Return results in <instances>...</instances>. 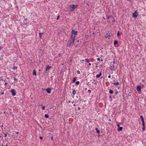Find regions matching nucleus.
Here are the masks:
<instances>
[{"label":"nucleus","mask_w":146,"mask_h":146,"mask_svg":"<svg viewBox=\"0 0 146 146\" xmlns=\"http://www.w3.org/2000/svg\"><path fill=\"white\" fill-rule=\"evenodd\" d=\"M77 31H76L73 30L71 32V35L70 39L69 40L68 42L67 46L70 47L73 45L74 44L75 38L77 35Z\"/></svg>","instance_id":"f257e3e1"},{"label":"nucleus","mask_w":146,"mask_h":146,"mask_svg":"<svg viewBox=\"0 0 146 146\" xmlns=\"http://www.w3.org/2000/svg\"><path fill=\"white\" fill-rule=\"evenodd\" d=\"M77 6V5L73 4L70 5L69 7L70 9V11H73L76 8Z\"/></svg>","instance_id":"f03ea898"},{"label":"nucleus","mask_w":146,"mask_h":146,"mask_svg":"<svg viewBox=\"0 0 146 146\" xmlns=\"http://www.w3.org/2000/svg\"><path fill=\"white\" fill-rule=\"evenodd\" d=\"M137 11L136 10L133 13V17L137 18Z\"/></svg>","instance_id":"7ed1b4c3"},{"label":"nucleus","mask_w":146,"mask_h":146,"mask_svg":"<svg viewBox=\"0 0 146 146\" xmlns=\"http://www.w3.org/2000/svg\"><path fill=\"white\" fill-rule=\"evenodd\" d=\"M11 92L12 93V95L13 96H15L16 94V92L15 91V90L14 89H12L11 90Z\"/></svg>","instance_id":"20e7f679"},{"label":"nucleus","mask_w":146,"mask_h":146,"mask_svg":"<svg viewBox=\"0 0 146 146\" xmlns=\"http://www.w3.org/2000/svg\"><path fill=\"white\" fill-rule=\"evenodd\" d=\"M110 69L111 70L114 71L115 70V68L114 66L113 65H111L110 66Z\"/></svg>","instance_id":"39448f33"},{"label":"nucleus","mask_w":146,"mask_h":146,"mask_svg":"<svg viewBox=\"0 0 146 146\" xmlns=\"http://www.w3.org/2000/svg\"><path fill=\"white\" fill-rule=\"evenodd\" d=\"M141 87L140 86H138L137 87V90L138 92H140L141 90Z\"/></svg>","instance_id":"423d86ee"},{"label":"nucleus","mask_w":146,"mask_h":146,"mask_svg":"<svg viewBox=\"0 0 146 146\" xmlns=\"http://www.w3.org/2000/svg\"><path fill=\"white\" fill-rule=\"evenodd\" d=\"M105 36L106 38H108V39H109L110 38L109 37L110 36V35L109 34L107 33L105 35Z\"/></svg>","instance_id":"0eeeda50"},{"label":"nucleus","mask_w":146,"mask_h":146,"mask_svg":"<svg viewBox=\"0 0 146 146\" xmlns=\"http://www.w3.org/2000/svg\"><path fill=\"white\" fill-rule=\"evenodd\" d=\"M46 91L48 93H50L51 91V90L50 88H48L46 89Z\"/></svg>","instance_id":"6e6552de"},{"label":"nucleus","mask_w":146,"mask_h":146,"mask_svg":"<svg viewBox=\"0 0 146 146\" xmlns=\"http://www.w3.org/2000/svg\"><path fill=\"white\" fill-rule=\"evenodd\" d=\"M102 72L101 71L100 72V74H97V75H96V77L97 78H99L100 77V76L101 75H102V73H101Z\"/></svg>","instance_id":"1a4fd4ad"},{"label":"nucleus","mask_w":146,"mask_h":146,"mask_svg":"<svg viewBox=\"0 0 146 146\" xmlns=\"http://www.w3.org/2000/svg\"><path fill=\"white\" fill-rule=\"evenodd\" d=\"M123 127H120L117 130L118 131H121Z\"/></svg>","instance_id":"9d476101"},{"label":"nucleus","mask_w":146,"mask_h":146,"mask_svg":"<svg viewBox=\"0 0 146 146\" xmlns=\"http://www.w3.org/2000/svg\"><path fill=\"white\" fill-rule=\"evenodd\" d=\"M113 84L115 86H117V85H119V83L118 82H117L116 83L114 82V83H113Z\"/></svg>","instance_id":"9b49d317"},{"label":"nucleus","mask_w":146,"mask_h":146,"mask_svg":"<svg viewBox=\"0 0 146 146\" xmlns=\"http://www.w3.org/2000/svg\"><path fill=\"white\" fill-rule=\"evenodd\" d=\"M51 68V66H47L46 71H47V70Z\"/></svg>","instance_id":"f8f14e48"},{"label":"nucleus","mask_w":146,"mask_h":146,"mask_svg":"<svg viewBox=\"0 0 146 146\" xmlns=\"http://www.w3.org/2000/svg\"><path fill=\"white\" fill-rule=\"evenodd\" d=\"M99 33V31H96L95 32H94L92 33L93 35H95V34H97V33Z\"/></svg>","instance_id":"ddd939ff"},{"label":"nucleus","mask_w":146,"mask_h":146,"mask_svg":"<svg viewBox=\"0 0 146 146\" xmlns=\"http://www.w3.org/2000/svg\"><path fill=\"white\" fill-rule=\"evenodd\" d=\"M33 75H35V76H36V71H35V70H33Z\"/></svg>","instance_id":"4468645a"},{"label":"nucleus","mask_w":146,"mask_h":146,"mask_svg":"<svg viewBox=\"0 0 146 146\" xmlns=\"http://www.w3.org/2000/svg\"><path fill=\"white\" fill-rule=\"evenodd\" d=\"M76 91L74 90H73V91H72L73 94V95H74L76 94Z\"/></svg>","instance_id":"2eb2a0df"},{"label":"nucleus","mask_w":146,"mask_h":146,"mask_svg":"<svg viewBox=\"0 0 146 146\" xmlns=\"http://www.w3.org/2000/svg\"><path fill=\"white\" fill-rule=\"evenodd\" d=\"M45 117L46 118H48L49 117V115L48 114H45L44 115Z\"/></svg>","instance_id":"dca6fc26"},{"label":"nucleus","mask_w":146,"mask_h":146,"mask_svg":"<svg viewBox=\"0 0 146 146\" xmlns=\"http://www.w3.org/2000/svg\"><path fill=\"white\" fill-rule=\"evenodd\" d=\"M96 130L97 132L98 133H99L100 132V131L97 128H96Z\"/></svg>","instance_id":"f3484780"},{"label":"nucleus","mask_w":146,"mask_h":146,"mask_svg":"<svg viewBox=\"0 0 146 146\" xmlns=\"http://www.w3.org/2000/svg\"><path fill=\"white\" fill-rule=\"evenodd\" d=\"M42 34H43L42 33H39V36H40V39H41L42 38L41 36H42Z\"/></svg>","instance_id":"a211bd4d"},{"label":"nucleus","mask_w":146,"mask_h":146,"mask_svg":"<svg viewBox=\"0 0 146 146\" xmlns=\"http://www.w3.org/2000/svg\"><path fill=\"white\" fill-rule=\"evenodd\" d=\"M118 42L117 40H115L114 41V44H117Z\"/></svg>","instance_id":"6ab92c4d"},{"label":"nucleus","mask_w":146,"mask_h":146,"mask_svg":"<svg viewBox=\"0 0 146 146\" xmlns=\"http://www.w3.org/2000/svg\"><path fill=\"white\" fill-rule=\"evenodd\" d=\"M142 125H143V127H145V123H144V121H142Z\"/></svg>","instance_id":"aec40b11"},{"label":"nucleus","mask_w":146,"mask_h":146,"mask_svg":"<svg viewBox=\"0 0 146 146\" xmlns=\"http://www.w3.org/2000/svg\"><path fill=\"white\" fill-rule=\"evenodd\" d=\"M141 117L142 121H144V118H143L142 115H141Z\"/></svg>","instance_id":"412c9836"},{"label":"nucleus","mask_w":146,"mask_h":146,"mask_svg":"<svg viewBox=\"0 0 146 146\" xmlns=\"http://www.w3.org/2000/svg\"><path fill=\"white\" fill-rule=\"evenodd\" d=\"M85 61L87 63H89V61L88 59H86L85 60Z\"/></svg>","instance_id":"4be33fe9"},{"label":"nucleus","mask_w":146,"mask_h":146,"mask_svg":"<svg viewBox=\"0 0 146 146\" xmlns=\"http://www.w3.org/2000/svg\"><path fill=\"white\" fill-rule=\"evenodd\" d=\"M109 92L111 94H112L113 93V91L112 90H110V91Z\"/></svg>","instance_id":"5701e85b"},{"label":"nucleus","mask_w":146,"mask_h":146,"mask_svg":"<svg viewBox=\"0 0 146 146\" xmlns=\"http://www.w3.org/2000/svg\"><path fill=\"white\" fill-rule=\"evenodd\" d=\"M76 80V79L75 78H74L73 80L72 81H73V82H75Z\"/></svg>","instance_id":"b1692460"},{"label":"nucleus","mask_w":146,"mask_h":146,"mask_svg":"<svg viewBox=\"0 0 146 146\" xmlns=\"http://www.w3.org/2000/svg\"><path fill=\"white\" fill-rule=\"evenodd\" d=\"M80 83V82L79 81H77L76 82V84L77 85H78Z\"/></svg>","instance_id":"393cba45"},{"label":"nucleus","mask_w":146,"mask_h":146,"mask_svg":"<svg viewBox=\"0 0 146 146\" xmlns=\"http://www.w3.org/2000/svg\"><path fill=\"white\" fill-rule=\"evenodd\" d=\"M45 106H43L42 107V109L43 110H44L45 109Z\"/></svg>","instance_id":"a878e982"},{"label":"nucleus","mask_w":146,"mask_h":146,"mask_svg":"<svg viewBox=\"0 0 146 146\" xmlns=\"http://www.w3.org/2000/svg\"><path fill=\"white\" fill-rule=\"evenodd\" d=\"M142 129H143V131H144L145 130V127H143V128Z\"/></svg>","instance_id":"bb28decb"},{"label":"nucleus","mask_w":146,"mask_h":146,"mask_svg":"<svg viewBox=\"0 0 146 146\" xmlns=\"http://www.w3.org/2000/svg\"><path fill=\"white\" fill-rule=\"evenodd\" d=\"M119 31H118V33H117V36H119Z\"/></svg>","instance_id":"cd10ccee"},{"label":"nucleus","mask_w":146,"mask_h":146,"mask_svg":"<svg viewBox=\"0 0 146 146\" xmlns=\"http://www.w3.org/2000/svg\"><path fill=\"white\" fill-rule=\"evenodd\" d=\"M59 17H60V16L59 15H58L57 16V20H58V19L59 18Z\"/></svg>","instance_id":"c85d7f7f"},{"label":"nucleus","mask_w":146,"mask_h":146,"mask_svg":"<svg viewBox=\"0 0 146 146\" xmlns=\"http://www.w3.org/2000/svg\"><path fill=\"white\" fill-rule=\"evenodd\" d=\"M77 73L78 74H80V71H79V70H77Z\"/></svg>","instance_id":"c756f323"},{"label":"nucleus","mask_w":146,"mask_h":146,"mask_svg":"<svg viewBox=\"0 0 146 146\" xmlns=\"http://www.w3.org/2000/svg\"><path fill=\"white\" fill-rule=\"evenodd\" d=\"M2 135V134L1 133H0V137H1Z\"/></svg>","instance_id":"7c9ffc66"},{"label":"nucleus","mask_w":146,"mask_h":146,"mask_svg":"<svg viewBox=\"0 0 146 146\" xmlns=\"http://www.w3.org/2000/svg\"><path fill=\"white\" fill-rule=\"evenodd\" d=\"M118 92L117 91H115V95L117 94L118 93Z\"/></svg>","instance_id":"2f4dec72"},{"label":"nucleus","mask_w":146,"mask_h":146,"mask_svg":"<svg viewBox=\"0 0 146 146\" xmlns=\"http://www.w3.org/2000/svg\"><path fill=\"white\" fill-rule=\"evenodd\" d=\"M112 17V16H109L108 17V19H109V18H111Z\"/></svg>","instance_id":"473e14b6"},{"label":"nucleus","mask_w":146,"mask_h":146,"mask_svg":"<svg viewBox=\"0 0 146 146\" xmlns=\"http://www.w3.org/2000/svg\"><path fill=\"white\" fill-rule=\"evenodd\" d=\"M97 60H98V61H100V58H97Z\"/></svg>","instance_id":"72a5a7b5"},{"label":"nucleus","mask_w":146,"mask_h":146,"mask_svg":"<svg viewBox=\"0 0 146 146\" xmlns=\"http://www.w3.org/2000/svg\"><path fill=\"white\" fill-rule=\"evenodd\" d=\"M111 77V75H109L108 76V77L109 78H110Z\"/></svg>","instance_id":"f704fd0d"},{"label":"nucleus","mask_w":146,"mask_h":146,"mask_svg":"<svg viewBox=\"0 0 146 146\" xmlns=\"http://www.w3.org/2000/svg\"><path fill=\"white\" fill-rule=\"evenodd\" d=\"M16 68H17V67H16L15 66H14L13 67V69H16Z\"/></svg>","instance_id":"c9c22d12"},{"label":"nucleus","mask_w":146,"mask_h":146,"mask_svg":"<svg viewBox=\"0 0 146 146\" xmlns=\"http://www.w3.org/2000/svg\"><path fill=\"white\" fill-rule=\"evenodd\" d=\"M88 92L89 93L91 92V90H88Z\"/></svg>","instance_id":"e433bc0d"},{"label":"nucleus","mask_w":146,"mask_h":146,"mask_svg":"<svg viewBox=\"0 0 146 146\" xmlns=\"http://www.w3.org/2000/svg\"><path fill=\"white\" fill-rule=\"evenodd\" d=\"M5 137H6L7 136V134H5Z\"/></svg>","instance_id":"4c0bfd02"},{"label":"nucleus","mask_w":146,"mask_h":146,"mask_svg":"<svg viewBox=\"0 0 146 146\" xmlns=\"http://www.w3.org/2000/svg\"><path fill=\"white\" fill-rule=\"evenodd\" d=\"M40 139H42V138H43V137H40Z\"/></svg>","instance_id":"58836bf2"},{"label":"nucleus","mask_w":146,"mask_h":146,"mask_svg":"<svg viewBox=\"0 0 146 146\" xmlns=\"http://www.w3.org/2000/svg\"><path fill=\"white\" fill-rule=\"evenodd\" d=\"M142 80V82H143L144 83H145V81H144V80Z\"/></svg>","instance_id":"ea45409f"},{"label":"nucleus","mask_w":146,"mask_h":146,"mask_svg":"<svg viewBox=\"0 0 146 146\" xmlns=\"http://www.w3.org/2000/svg\"><path fill=\"white\" fill-rule=\"evenodd\" d=\"M84 60H81V62H84Z\"/></svg>","instance_id":"a19ab883"},{"label":"nucleus","mask_w":146,"mask_h":146,"mask_svg":"<svg viewBox=\"0 0 146 146\" xmlns=\"http://www.w3.org/2000/svg\"><path fill=\"white\" fill-rule=\"evenodd\" d=\"M14 80H17V79L16 78H14Z\"/></svg>","instance_id":"79ce46f5"},{"label":"nucleus","mask_w":146,"mask_h":146,"mask_svg":"<svg viewBox=\"0 0 146 146\" xmlns=\"http://www.w3.org/2000/svg\"><path fill=\"white\" fill-rule=\"evenodd\" d=\"M74 101H72V104H73V103H74Z\"/></svg>","instance_id":"37998d69"},{"label":"nucleus","mask_w":146,"mask_h":146,"mask_svg":"<svg viewBox=\"0 0 146 146\" xmlns=\"http://www.w3.org/2000/svg\"><path fill=\"white\" fill-rule=\"evenodd\" d=\"M53 136H52V137H51V139L52 140H53Z\"/></svg>","instance_id":"c03bdc74"},{"label":"nucleus","mask_w":146,"mask_h":146,"mask_svg":"<svg viewBox=\"0 0 146 146\" xmlns=\"http://www.w3.org/2000/svg\"><path fill=\"white\" fill-rule=\"evenodd\" d=\"M113 64H116V62H115L114 61L113 62Z\"/></svg>","instance_id":"a18cd8bd"},{"label":"nucleus","mask_w":146,"mask_h":146,"mask_svg":"<svg viewBox=\"0 0 146 146\" xmlns=\"http://www.w3.org/2000/svg\"><path fill=\"white\" fill-rule=\"evenodd\" d=\"M117 126H118V127H119L120 126H119V124H117Z\"/></svg>","instance_id":"49530a36"},{"label":"nucleus","mask_w":146,"mask_h":146,"mask_svg":"<svg viewBox=\"0 0 146 146\" xmlns=\"http://www.w3.org/2000/svg\"><path fill=\"white\" fill-rule=\"evenodd\" d=\"M89 66H91V64L90 63H89Z\"/></svg>","instance_id":"de8ad7c7"},{"label":"nucleus","mask_w":146,"mask_h":146,"mask_svg":"<svg viewBox=\"0 0 146 146\" xmlns=\"http://www.w3.org/2000/svg\"><path fill=\"white\" fill-rule=\"evenodd\" d=\"M4 92H2L1 93V94H2V95H3V94H4Z\"/></svg>","instance_id":"09e8293b"},{"label":"nucleus","mask_w":146,"mask_h":146,"mask_svg":"<svg viewBox=\"0 0 146 146\" xmlns=\"http://www.w3.org/2000/svg\"><path fill=\"white\" fill-rule=\"evenodd\" d=\"M85 38H86L87 37V35H85Z\"/></svg>","instance_id":"8fccbe9b"},{"label":"nucleus","mask_w":146,"mask_h":146,"mask_svg":"<svg viewBox=\"0 0 146 146\" xmlns=\"http://www.w3.org/2000/svg\"><path fill=\"white\" fill-rule=\"evenodd\" d=\"M19 133V132H16V133H17V134H18Z\"/></svg>","instance_id":"3c124183"},{"label":"nucleus","mask_w":146,"mask_h":146,"mask_svg":"<svg viewBox=\"0 0 146 146\" xmlns=\"http://www.w3.org/2000/svg\"><path fill=\"white\" fill-rule=\"evenodd\" d=\"M78 110H80V107H78Z\"/></svg>","instance_id":"603ef678"},{"label":"nucleus","mask_w":146,"mask_h":146,"mask_svg":"<svg viewBox=\"0 0 146 146\" xmlns=\"http://www.w3.org/2000/svg\"><path fill=\"white\" fill-rule=\"evenodd\" d=\"M3 113H4V114H5V111H4Z\"/></svg>","instance_id":"864d4df0"},{"label":"nucleus","mask_w":146,"mask_h":146,"mask_svg":"<svg viewBox=\"0 0 146 146\" xmlns=\"http://www.w3.org/2000/svg\"><path fill=\"white\" fill-rule=\"evenodd\" d=\"M73 106H75V104H74L73 105Z\"/></svg>","instance_id":"5fc2aeb1"},{"label":"nucleus","mask_w":146,"mask_h":146,"mask_svg":"<svg viewBox=\"0 0 146 146\" xmlns=\"http://www.w3.org/2000/svg\"><path fill=\"white\" fill-rule=\"evenodd\" d=\"M115 21V20H113V22H114V21Z\"/></svg>","instance_id":"6e6d98bb"},{"label":"nucleus","mask_w":146,"mask_h":146,"mask_svg":"<svg viewBox=\"0 0 146 146\" xmlns=\"http://www.w3.org/2000/svg\"><path fill=\"white\" fill-rule=\"evenodd\" d=\"M7 146V144H6L5 145V146Z\"/></svg>","instance_id":"4d7b16f0"},{"label":"nucleus","mask_w":146,"mask_h":146,"mask_svg":"<svg viewBox=\"0 0 146 146\" xmlns=\"http://www.w3.org/2000/svg\"><path fill=\"white\" fill-rule=\"evenodd\" d=\"M69 103H70V101H69Z\"/></svg>","instance_id":"13d9d810"},{"label":"nucleus","mask_w":146,"mask_h":146,"mask_svg":"<svg viewBox=\"0 0 146 146\" xmlns=\"http://www.w3.org/2000/svg\"><path fill=\"white\" fill-rule=\"evenodd\" d=\"M2 126V127H3V125H2V126Z\"/></svg>","instance_id":"bf43d9fd"},{"label":"nucleus","mask_w":146,"mask_h":146,"mask_svg":"<svg viewBox=\"0 0 146 146\" xmlns=\"http://www.w3.org/2000/svg\"><path fill=\"white\" fill-rule=\"evenodd\" d=\"M101 61H103V60H102Z\"/></svg>","instance_id":"052dcab7"},{"label":"nucleus","mask_w":146,"mask_h":146,"mask_svg":"<svg viewBox=\"0 0 146 146\" xmlns=\"http://www.w3.org/2000/svg\"><path fill=\"white\" fill-rule=\"evenodd\" d=\"M63 65V64H62V65Z\"/></svg>","instance_id":"680f3d73"}]
</instances>
